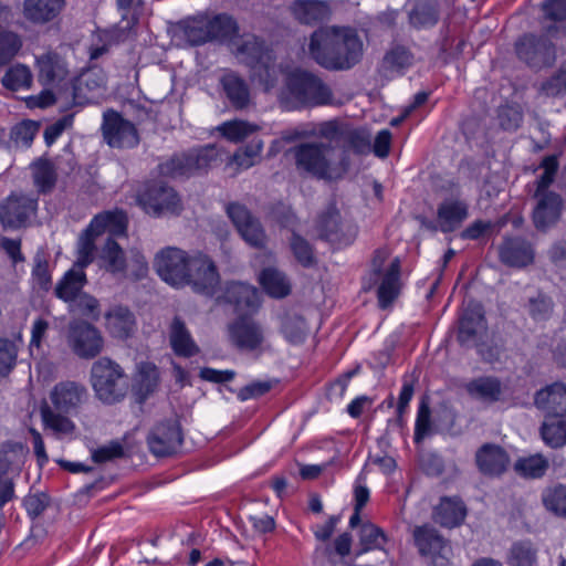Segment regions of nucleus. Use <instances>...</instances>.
Instances as JSON below:
<instances>
[{"label": "nucleus", "mask_w": 566, "mask_h": 566, "mask_svg": "<svg viewBox=\"0 0 566 566\" xmlns=\"http://www.w3.org/2000/svg\"><path fill=\"white\" fill-rule=\"evenodd\" d=\"M106 329L111 336L118 339H126L133 335L136 322L134 314L122 306L108 311L105 315Z\"/></svg>", "instance_id": "72a5a7b5"}, {"label": "nucleus", "mask_w": 566, "mask_h": 566, "mask_svg": "<svg viewBox=\"0 0 566 566\" xmlns=\"http://www.w3.org/2000/svg\"><path fill=\"white\" fill-rule=\"evenodd\" d=\"M158 275L172 286L191 285L197 293L216 294L219 274L214 263L205 254L188 255L177 248H166L155 256Z\"/></svg>", "instance_id": "f257e3e1"}, {"label": "nucleus", "mask_w": 566, "mask_h": 566, "mask_svg": "<svg viewBox=\"0 0 566 566\" xmlns=\"http://www.w3.org/2000/svg\"><path fill=\"white\" fill-rule=\"evenodd\" d=\"M541 167L544 169V172L536 182L537 189L535 192V196L541 198L534 210L533 221L538 230H545L559 219L563 201L562 198L554 192L542 195V192L553 182L558 169L556 156L545 157Z\"/></svg>", "instance_id": "6e6552de"}, {"label": "nucleus", "mask_w": 566, "mask_h": 566, "mask_svg": "<svg viewBox=\"0 0 566 566\" xmlns=\"http://www.w3.org/2000/svg\"><path fill=\"white\" fill-rule=\"evenodd\" d=\"M98 235H101V233L97 229H92V222H90L88 227L81 233L77 240L75 266L84 269L93 262L95 240Z\"/></svg>", "instance_id": "ea45409f"}, {"label": "nucleus", "mask_w": 566, "mask_h": 566, "mask_svg": "<svg viewBox=\"0 0 566 566\" xmlns=\"http://www.w3.org/2000/svg\"><path fill=\"white\" fill-rule=\"evenodd\" d=\"M10 18V8L0 7V66L13 60L23 45L21 36L6 28Z\"/></svg>", "instance_id": "c85d7f7f"}, {"label": "nucleus", "mask_w": 566, "mask_h": 566, "mask_svg": "<svg viewBox=\"0 0 566 566\" xmlns=\"http://www.w3.org/2000/svg\"><path fill=\"white\" fill-rule=\"evenodd\" d=\"M282 333L290 343H301L306 334L304 319L297 315L284 317L282 322Z\"/></svg>", "instance_id": "e2e57ef3"}, {"label": "nucleus", "mask_w": 566, "mask_h": 566, "mask_svg": "<svg viewBox=\"0 0 566 566\" xmlns=\"http://www.w3.org/2000/svg\"><path fill=\"white\" fill-rule=\"evenodd\" d=\"M228 329L230 340L240 349L254 350L264 340L261 326L250 318L241 317L229 325Z\"/></svg>", "instance_id": "412c9836"}, {"label": "nucleus", "mask_w": 566, "mask_h": 566, "mask_svg": "<svg viewBox=\"0 0 566 566\" xmlns=\"http://www.w3.org/2000/svg\"><path fill=\"white\" fill-rule=\"evenodd\" d=\"M125 455L124 446L119 441H111L92 451V459L96 463H105Z\"/></svg>", "instance_id": "0e129e2a"}, {"label": "nucleus", "mask_w": 566, "mask_h": 566, "mask_svg": "<svg viewBox=\"0 0 566 566\" xmlns=\"http://www.w3.org/2000/svg\"><path fill=\"white\" fill-rule=\"evenodd\" d=\"M290 10L293 17L303 24L322 22L328 19L332 12L328 0H295Z\"/></svg>", "instance_id": "393cba45"}, {"label": "nucleus", "mask_w": 566, "mask_h": 566, "mask_svg": "<svg viewBox=\"0 0 566 566\" xmlns=\"http://www.w3.org/2000/svg\"><path fill=\"white\" fill-rule=\"evenodd\" d=\"M87 398L88 392L83 385L69 380L56 384L50 394V400L54 409L67 415L77 413Z\"/></svg>", "instance_id": "dca6fc26"}, {"label": "nucleus", "mask_w": 566, "mask_h": 566, "mask_svg": "<svg viewBox=\"0 0 566 566\" xmlns=\"http://www.w3.org/2000/svg\"><path fill=\"white\" fill-rule=\"evenodd\" d=\"M221 153L216 145H207L188 153L175 155L160 164V174L168 177L190 176L203 171L221 160Z\"/></svg>", "instance_id": "1a4fd4ad"}, {"label": "nucleus", "mask_w": 566, "mask_h": 566, "mask_svg": "<svg viewBox=\"0 0 566 566\" xmlns=\"http://www.w3.org/2000/svg\"><path fill=\"white\" fill-rule=\"evenodd\" d=\"M232 46L237 57L251 66L253 78L259 81L264 91L274 87L277 71L270 64V54L264 50L263 42L252 34H247L234 40Z\"/></svg>", "instance_id": "0eeeda50"}, {"label": "nucleus", "mask_w": 566, "mask_h": 566, "mask_svg": "<svg viewBox=\"0 0 566 566\" xmlns=\"http://www.w3.org/2000/svg\"><path fill=\"white\" fill-rule=\"evenodd\" d=\"M280 101L286 109L328 105L333 102V92L318 76L295 71L286 78Z\"/></svg>", "instance_id": "20e7f679"}, {"label": "nucleus", "mask_w": 566, "mask_h": 566, "mask_svg": "<svg viewBox=\"0 0 566 566\" xmlns=\"http://www.w3.org/2000/svg\"><path fill=\"white\" fill-rule=\"evenodd\" d=\"M400 259L391 258L389 249L380 248L374 252L370 271L365 280V289L370 290L377 286L381 308L388 307L400 293Z\"/></svg>", "instance_id": "39448f33"}, {"label": "nucleus", "mask_w": 566, "mask_h": 566, "mask_svg": "<svg viewBox=\"0 0 566 566\" xmlns=\"http://www.w3.org/2000/svg\"><path fill=\"white\" fill-rule=\"evenodd\" d=\"M18 343L0 338V377L8 376L14 368L18 357Z\"/></svg>", "instance_id": "052dcab7"}, {"label": "nucleus", "mask_w": 566, "mask_h": 566, "mask_svg": "<svg viewBox=\"0 0 566 566\" xmlns=\"http://www.w3.org/2000/svg\"><path fill=\"white\" fill-rule=\"evenodd\" d=\"M99 264L114 276H126L127 260L123 249L112 238H108L99 252Z\"/></svg>", "instance_id": "473e14b6"}, {"label": "nucleus", "mask_w": 566, "mask_h": 566, "mask_svg": "<svg viewBox=\"0 0 566 566\" xmlns=\"http://www.w3.org/2000/svg\"><path fill=\"white\" fill-rule=\"evenodd\" d=\"M413 64L412 53L402 45L390 49L384 57V66L394 72H400Z\"/></svg>", "instance_id": "13d9d810"}, {"label": "nucleus", "mask_w": 566, "mask_h": 566, "mask_svg": "<svg viewBox=\"0 0 566 566\" xmlns=\"http://www.w3.org/2000/svg\"><path fill=\"white\" fill-rule=\"evenodd\" d=\"M91 384L96 397L108 405L120 401L128 389L124 369L108 357L93 363Z\"/></svg>", "instance_id": "423d86ee"}, {"label": "nucleus", "mask_w": 566, "mask_h": 566, "mask_svg": "<svg viewBox=\"0 0 566 566\" xmlns=\"http://www.w3.org/2000/svg\"><path fill=\"white\" fill-rule=\"evenodd\" d=\"M138 202L147 213L155 217L178 214L182 209L178 193L163 182L148 185L138 196Z\"/></svg>", "instance_id": "9b49d317"}, {"label": "nucleus", "mask_w": 566, "mask_h": 566, "mask_svg": "<svg viewBox=\"0 0 566 566\" xmlns=\"http://www.w3.org/2000/svg\"><path fill=\"white\" fill-rule=\"evenodd\" d=\"M181 441L180 426L176 420L159 423L147 439L150 451L157 457H166L176 452Z\"/></svg>", "instance_id": "f3484780"}, {"label": "nucleus", "mask_w": 566, "mask_h": 566, "mask_svg": "<svg viewBox=\"0 0 566 566\" xmlns=\"http://www.w3.org/2000/svg\"><path fill=\"white\" fill-rule=\"evenodd\" d=\"M227 213L242 239L253 248H263L266 243L265 232L250 211L242 205L230 203Z\"/></svg>", "instance_id": "2eb2a0df"}, {"label": "nucleus", "mask_w": 566, "mask_h": 566, "mask_svg": "<svg viewBox=\"0 0 566 566\" xmlns=\"http://www.w3.org/2000/svg\"><path fill=\"white\" fill-rule=\"evenodd\" d=\"M159 371L151 363H142L138 365V375L136 391L142 400L146 399L157 387Z\"/></svg>", "instance_id": "c03bdc74"}, {"label": "nucleus", "mask_w": 566, "mask_h": 566, "mask_svg": "<svg viewBox=\"0 0 566 566\" xmlns=\"http://www.w3.org/2000/svg\"><path fill=\"white\" fill-rule=\"evenodd\" d=\"M464 389L472 399L484 403L499 401L503 394L502 382L492 376L471 379L464 385Z\"/></svg>", "instance_id": "2f4dec72"}, {"label": "nucleus", "mask_w": 566, "mask_h": 566, "mask_svg": "<svg viewBox=\"0 0 566 566\" xmlns=\"http://www.w3.org/2000/svg\"><path fill=\"white\" fill-rule=\"evenodd\" d=\"M468 205L462 200L447 199L437 211V222L442 232H451L468 218Z\"/></svg>", "instance_id": "c756f323"}, {"label": "nucleus", "mask_w": 566, "mask_h": 566, "mask_svg": "<svg viewBox=\"0 0 566 566\" xmlns=\"http://www.w3.org/2000/svg\"><path fill=\"white\" fill-rule=\"evenodd\" d=\"M548 467V460L542 454L536 453L520 458L514 464V470L522 478L541 479L545 475Z\"/></svg>", "instance_id": "a19ab883"}, {"label": "nucleus", "mask_w": 566, "mask_h": 566, "mask_svg": "<svg viewBox=\"0 0 566 566\" xmlns=\"http://www.w3.org/2000/svg\"><path fill=\"white\" fill-rule=\"evenodd\" d=\"M222 298L224 302L233 304L238 312L255 311L260 303L258 290L241 282L229 283Z\"/></svg>", "instance_id": "bb28decb"}, {"label": "nucleus", "mask_w": 566, "mask_h": 566, "mask_svg": "<svg viewBox=\"0 0 566 566\" xmlns=\"http://www.w3.org/2000/svg\"><path fill=\"white\" fill-rule=\"evenodd\" d=\"M39 81L44 85H59L69 75L65 61L55 52H46L36 57Z\"/></svg>", "instance_id": "b1692460"}, {"label": "nucleus", "mask_w": 566, "mask_h": 566, "mask_svg": "<svg viewBox=\"0 0 566 566\" xmlns=\"http://www.w3.org/2000/svg\"><path fill=\"white\" fill-rule=\"evenodd\" d=\"M438 19L437 6L431 3H418L409 13L410 24L417 29L431 28Z\"/></svg>", "instance_id": "3c124183"}, {"label": "nucleus", "mask_w": 566, "mask_h": 566, "mask_svg": "<svg viewBox=\"0 0 566 566\" xmlns=\"http://www.w3.org/2000/svg\"><path fill=\"white\" fill-rule=\"evenodd\" d=\"M221 83L228 98L234 107L243 108L248 105L249 90L242 78L234 73H228L223 75Z\"/></svg>", "instance_id": "58836bf2"}, {"label": "nucleus", "mask_w": 566, "mask_h": 566, "mask_svg": "<svg viewBox=\"0 0 566 566\" xmlns=\"http://www.w3.org/2000/svg\"><path fill=\"white\" fill-rule=\"evenodd\" d=\"M92 229H97L102 234L108 232L112 235H123L127 228V217L123 211H106L92 219Z\"/></svg>", "instance_id": "4c0bfd02"}, {"label": "nucleus", "mask_w": 566, "mask_h": 566, "mask_svg": "<svg viewBox=\"0 0 566 566\" xmlns=\"http://www.w3.org/2000/svg\"><path fill=\"white\" fill-rule=\"evenodd\" d=\"M262 149V140H252L249 145L239 148L233 154L232 163L235 164L239 169H249L260 160Z\"/></svg>", "instance_id": "6e6d98bb"}, {"label": "nucleus", "mask_w": 566, "mask_h": 566, "mask_svg": "<svg viewBox=\"0 0 566 566\" xmlns=\"http://www.w3.org/2000/svg\"><path fill=\"white\" fill-rule=\"evenodd\" d=\"M102 132L105 142L113 148H133L139 143L135 125L115 111L104 113Z\"/></svg>", "instance_id": "f8f14e48"}, {"label": "nucleus", "mask_w": 566, "mask_h": 566, "mask_svg": "<svg viewBox=\"0 0 566 566\" xmlns=\"http://www.w3.org/2000/svg\"><path fill=\"white\" fill-rule=\"evenodd\" d=\"M260 283L273 297H284L290 293V284L285 275L273 269H264L260 275Z\"/></svg>", "instance_id": "79ce46f5"}, {"label": "nucleus", "mask_w": 566, "mask_h": 566, "mask_svg": "<svg viewBox=\"0 0 566 566\" xmlns=\"http://www.w3.org/2000/svg\"><path fill=\"white\" fill-rule=\"evenodd\" d=\"M61 413L52 410L50 407H43L41 409V417L45 428L52 430L55 434L72 433L75 428L74 423Z\"/></svg>", "instance_id": "4d7b16f0"}, {"label": "nucleus", "mask_w": 566, "mask_h": 566, "mask_svg": "<svg viewBox=\"0 0 566 566\" xmlns=\"http://www.w3.org/2000/svg\"><path fill=\"white\" fill-rule=\"evenodd\" d=\"M291 249L296 260L303 266H311L314 263V254L311 244L300 235L293 234Z\"/></svg>", "instance_id": "338daca9"}, {"label": "nucleus", "mask_w": 566, "mask_h": 566, "mask_svg": "<svg viewBox=\"0 0 566 566\" xmlns=\"http://www.w3.org/2000/svg\"><path fill=\"white\" fill-rule=\"evenodd\" d=\"M535 405L546 418H564L566 416V387L556 382L539 390L535 396Z\"/></svg>", "instance_id": "4be33fe9"}, {"label": "nucleus", "mask_w": 566, "mask_h": 566, "mask_svg": "<svg viewBox=\"0 0 566 566\" xmlns=\"http://www.w3.org/2000/svg\"><path fill=\"white\" fill-rule=\"evenodd\" d=\"M465 516V507L458 499H442L434 509L433 518L444 527H454L462 523Z\"/></svg>", "instance_id": "e433bc0d"}, {"label": "nucleus", "mask_w": 566, "mask_h": 566, "mask_svg": "<svg viewBox=\"0 0 566 566\" xmlns=\"http://www.w3.org/2000/svg\"><path fill=\"white\" fill-rule=\"evenodd\" d=\"M416 546L421 555L447 558L449 552L444 539L437 531L428 525L418 526L413 531Z\"/></svg>", "instance_id": "7c9ffc66"}, {"label": "nucleus", "mask_w": 566, "mask_h": 566, "mask_svg": "<svg viewBox=\"0 0 566 566\" xmlns=\"http://www.w3.org/2000/svg\"><path fill=\"white\" fill-rule=\"evenodd\" d=\"M66 0H24L23 15L35 24L54 20L64 9Z\"/></svg>", "instance_id": "a878e982"}, {"label": "nucleus", "mask_w": 566, "mask_h": 566, "mask_svg": "<svg viewBox=\"0 0 566 566\" xmlns=\"http://www.w3.org/2000/svg\"><path fill=\"white\" fill-rule=\"evenodd\" d=\"M32 170L34 184L41 192H48L54 187L56 171L51 161L39 160L33 164Z\"/></svg>", "instance_id": "5fc2aeb1"}, {"label": "nucleus", "mask_w": 566, "mask_h": 566, "mask_svg": "<svg viewBox=\"0 0 566 566\" xmlns=\"http://www.w3.org/2000/svg\"><path fill=\"white\" fill-rule=\"evenodd\" d=\"M169 340L174 353L182 357H191L199 353V347L193 340L185 323L175 317L170 325Z\"/></svg>", "instance_id": "f704fd0d"}, {"label": "nucleus", "mask_w": 566, "mask_h": 566, "mask_svg": "<svg viewBox=\"0 0 566 566\" xmlns=\"http://www.w3.org/2000/svg\"><path fill=\"white\" fill-rule=\"evenodd\" d=\"M106 75L97 66L84 70L73 83V95L77 103L96 102L105 91Z\"/></svg>", "instance_id": "a211bd4d"}, {"label": "nucleus", "mask_w": 566, "mask_h": 566, "mask_svg": "<svg viewBox=\"0 0 566 566\" xmlns=\"http://www.w3.org/2000/svg\"><path fill=\"white\" fill-rule=\"evenodd\" d=\"M541 431L547 446L562 448L566 444V420L564 418H546Z\"/></svg>", "instance_id": "a18cd8bd"}, {"label": "nucleus", "mask_w": 566, "mask_h": 566, "mask_svg": "<svg viewBox=\"0 0 566 566\" xmlns=\"http://www.w3.org/2000/svg\"><path fill=\"white\" fill-rule=\"evenodd\" d=\"M86 283L84 270L73 266L69 270L55 287V295L64 302L71 303L82 293Z\"/></svg>", "instance_id": "c9c22d12"}, {"label": "nucleus", "mask_w": 566, "mask_h": 566, "mask_svg": "<svg viewBox=\"0 0 566 566\" xmlns=\"http://www.w3.org/2000/svg\"><path fill=\"white\" fill-rule=\"evenodd\" d=\"M475 462L481 473L499 476L506 471L510 458L501 447L485 443L476 451Z\"/></svg>", "instance_id": "5701e85b"}, {"label": "nucleus", "mask_w": 566, "mask_h": 566, "mask_svg": "<svg viewBox=\"0 0 566 566\" xmlns=\"http://www.w3.org/2000/svg\"><path fill=\"white\" fill-rule=\"evenodd\" d=\"M258 129L256 125L239 119L228 120L218 126L221 135L232 143L242 142Z\"/></svg>", "instance_id": "8fccbe9b"}, {"label": "nucleus", "mask_w": 566, "mask_h": 566, "mask_svg": "<svg viewBox=\"0 0 566 566\" xmlns=\"http://www.w3.org/2000/svg\"><path fill=\"white\" fill-rule=\"evenodd\" d=\"M318 229L321 235L337 248L352 244L357 235V228L353 223L344 221L335 207H329L321 216Z\"/></svg>", "instance_id": "4468645a"}, {"label": "nucleus", "mask_w": 566, "mask_h": 566, "mask_svg": "<svg viewBox=\"0 0 566 566\" xmlns=\"http://www.w3.org/2000/svg\"><path fill=\"white\" fill-rule=\"evenodd\" d=\"M486 329L483 306L476 302H469L460 319L458 339L462 345L475 344V337Z\"/></svg>", "instance_id": "aec40b11"}, {"label": "nucleus", "mask_w": 566, "mask_h": 566, "mask_svg": "<svg viewBox=\"0 0 566 566\" xmlns=\"http://www.w3.org/2000/svg\"><path fill=\"white\" fill-rule=\"evenodd\" d=\"M370 134L364 128L346 125L343 143L356 154H367L371 150Z\"/></svg>", "instance_id": "864d4df0"}, {"label": "nucleus", "mask_w": 566, "mask_h": 566, "mask_svg": "<svg viewBox=\"0 0 566 566\" xmlns=\"http://www.w3.org/2000/svg\"><path fill=\"white\" fill-rule=\"evenodd\" d=\"M346 125L347 124L337 120L321 123L317 127V136L325 139L326 144L333 146V144H337L343 140Z\"/></svg>", "instance_id": "69168bd1"}, {"label": "nucleus", "mask_w": 566, "mask_h": 566, "mask_svg": "<svg viewBox=\"0 0 566 566\" xmlns=\"http://www.w3.org/2000/svg\"><path fill=\"white\" fill-rule=\"evenodd\" d=\"M148 263L139 251H132L127 261L126 276L123 279L139 280L147 275Z\"/></svg>", "instance_id": "774afa93"}, {"label": "nucleus", "mask_w": 566, "mask_h": 566, "mask_svg": "<svg viewBox=\"0 0 566 566\" xmlns=\"http://www.w3.org/2000/svg\"><path fill=\"white\" fill-rule=\"evenodd\" d=\"M308 52L327 70H348L360 61L364 43L353 28L323 27L311 35Z\"/></svg>", "instance_id": "f03ea898"}, {"label": "nucleus", "mask_w": 566, "mask_h": 566, "mask_svg": "<svg viewBox=\"0 0 566 566\" xmlns=\"http://www.w3.org/2000/svg\"><path fill=\"white\" fill-rule=\"evenodd\" d=\"M1 82L11 91L25 90L31 87L33 75L29 66L18 63L8 69Z\"/></svg>", "instance_id": "37998d69"}, {"label": "nucleus", "mask_w": 566, "mask_h": 566, "mask_svg": "<svg viewBox=\"0 0 566 566\" xmlns=\"http://www.w3.org/2000/svg\"><path fill=\"white\" fill-rule=\"evenodd\" d=\"M209 15H197L187 22L185 33L191 44L199 45L211 41Z\"/></svg>", "instance_id": "de8ad7c7"}, {"label": "nucleus", "mask_w": 566, "mask_h": 566, "mask_svg": "<svg viewBox=\"0 0 566 566\" xmlns=\"http://www.w3.org/2000/svg\"><path fill=\"white\" fill-rule=\"evenodd\" d=\"M544 506L555 515L566 517V485L556 484L542 493Z\"/></svg>", "instance_id": "09e8293b"}, {"label": "nucleus", "mask_w": 566, "mask_h": 566, "mask_svg": "<svg viewBox=\"0 0 566 566\" xmlns=\"http://www.w3.org/2000/svg\"><path fill=\"white\" fill-rule=\"evenodd\" d=\"M511 566H535L536 551L530 542L515 543L509 555Z\"/></svg>", "instance_id": "bf43d9fd"}, {"label": "nucleus", "mask_w": 566, "mask_h": 566, "mask_svg": "<svg viewBox=\"0 0 566 566\" xmlns=\"http://www.w3.org/2000/svg\"><path fill=\"white\" fill-rule=\"evenodd\" d=\"M211 28V41L212 40H230L234 41L233 38L238 32L237 22L232 17L228 14H217L210 17Z\"/></svg>", "instance_id": "603ef678"}, {"label": "nucleus", "mask_w": 566, "mask_h": 566, "mask_svg": "<svg viewBox=\"0 0 566 566\" xmlns=\"http://www.w3.org/2000/svg\"><path fill=\"white\" fill-rule=\"evenodd\" d=\"M359 538L365 552L381 548L386 542L384 532L371 523H364L361 525Z\"/></svg>", "instance_id": "680f3d73"}, {"label": "nucleus", "mask_w": 566, "mask_h": 566, "mask_svg": "<svg viewBox=\"0 0 566 566\" xmlns=\"http://www.w3.org/2000/svg\"><path fill=\"white\" fill-rule=\"evenodd\" d=\"M38 199L35 197L12 193L0 205V222L3 228L18 229L25 227L35 214Z\"/></svg>", "instance_id": "ddd939ff"}, {"label": "nucleus", "mask_w": 566, "mask_h": 566, "mask_svg": "<svg viewBox=\"0 0 566 566\" xmlns=\"http://www.w3.org/2000/svg\"><path fill=\"white\" fill-rule=\"evenodd\" d=\"M515 49L521 60L535 67L548 65L554 60L552 43L546 38L524 35L516 42Z\"/></svg>", "instance_id": "6ab92c4d"}, {"label": "nucleus", "mask_w": 566, "mask_h": 566, "mask_svg": "<svg viewBox=\"0 0 566 566\" xmlns=\"http://www.w3.org/2000/svg\"><path fill=\"white\" fill-rule=\"evenodd\" d=\"M525 307L530 317L535 322H546L554 313V302L552 297L542 292L530 297Z\"/></svg>", "instance_id": "49530a36"}, {"label": "nucleus", "mask_w": 566, "mask_h": 566, "mask_svg": "<svg viewBox=\"0 0 566 566\" xmlns=\"http://www.w3.org/2000/svg\"><path fill=\"white\" fill-rule=\"evenodd\" d=\"M500 260L514 268L526 266L534 261V251L528 242L523 239H505L500 247Z\"/></svg>", "instance_id": "cd10ccee"}, {"label": "nucleus", "mask_w": 566, "mask_h": 566, "mask_svg": "<svg viewBox=\"0 0 566 566\" xmlns=\"http://www.w3.org/2000/svg\"><path fill=\"white\" fill-rule=\"evenodd\" d=\"M66 342L74 355L93 359L104 349L101 331L85 321H72L67 326Z\"/></svg>", "instance_id": "9d476101"}, {"label": "nucleus", "mask_w": 566, "mask_h": 566, "mask_svg": "<svg viewBox=\"0 0 566 566\" xmlns=\"http://www.w3.org/2000/svg\"><path fill=\"white\" fill-rule=\"evenodd\" d=\"M295 169L302 176L333 181L342 179L349 168L346 150L336 154L324 142H304L290 149Z\"/></svg>", "instance_id": "7ed1b4c3"}]
</instances>
